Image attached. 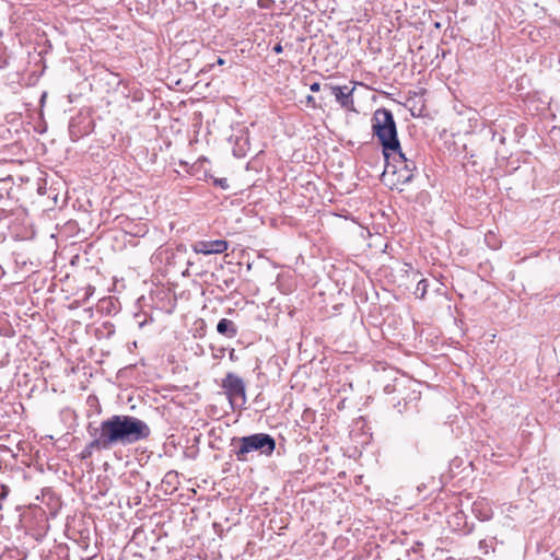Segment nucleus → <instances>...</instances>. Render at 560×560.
<instances>
[{"label":"nucleus","instance_id":"obj_15","mask_svg":"<svg viewBox=\"0 0 560 560\" xmlns=\"http://www.w3.org/2000/svg\"><path fill=\"white\" fill-rule=\"evenodd\" d=\"M214 183H215V185H218L222 189H228L229 188V183H228L226 178H218V179L214 180Z\"/></svg>","mask_w":560,"mask_h":560},{"label":"nucleus","instance_id":"obj_17","mask_svg":"<svg viewBox=\"0 0 560 560\" xmlns=\"http://www.w3.org/2000/svg\"><path fill=\"white\" fill-rule=\"evenodd\" d=\"M320 88H322V86H320V83H318V82H314V83H312V84H311V86H310V89H311V91H312V92H318V91L320 90Z\"/></svg>","mask_w":560,"mask_h":560},{"label":"nucleus","instance_id":"obj_8","mask_svg":"<svg viewBox=\"0 0 560 560\" xmlns=\"http://www.w3.org/2000/svg\"><path fill=\"white\" fill-rule=\"evenodd\" d=\"M395 154L398 156L399 162L402 163V168L400 170V178L402 183H409L415 175V172L417 170L416 162L407 158L406 154L401 151V148L399 147V151H392L390 155Z\"/></svg>","mask_w":560,"mask_h":560},{"label":"nucleus","instance_id":"obj_18","mask_svg":"<svg viewBox=\"0 0 560 560\" xmlns=\"http://www.w3.org/2000/svg\"><path fill=\"white\" fill-rule=\"evenodd\" d=\"M224 63H225V60L221 57H219L215 61V65H218V66H223ZM213 66H214V63L210 65V67H213Z\"/></svg>","mask_w":560,"mask_h":560},{"label":"nucleus","instance_id":"obj_2","mask_svg":"<svg viewBox=\"0 0 560 560\" xmlns=\"http://www.w3.org/2000/svg\"><path fill=\"white\" fill-rule=\"evenodd\" d=\"M372 131L383 148L386 160L392 151H399L400 142L397 136L396 121L393 113L387 108H378L372 117Z\"/></svg>","mask_w":560,"mask_h":560},{"label":"nucleus","instance_id":"obj_5","mask_svg":"<svg viewBox=\"0 0 560 560\" xmlns=\"http://www.w3.org/2000/svg\"><path fill=\"white\" fill-rule=\"evenodd\" d=\"M324 91H327L329 95L334 96L337 103L347 110H354V101L352 97L354 88L348 85H331L324 84Z\"/></svg>","mask_w":560,"mask_h":560},{"label":"nucleus","instance_id":"obj_19","mask_svg":"<svg viewBox=\"0 0 560 560\" xmlns=\"http://www.w3.org/2000/svg\"><path fill=\"white\" fill-rule=\"evenodd\" d=\"M306 101H307V103H314L315 98H314V96L308 95V96L306 97Z\"/></svg>","mask_w":560,"mask_h":560},{"label":"nucleus","instance_id":"obj_11","mask_svg":"<svg viewBox=\"0 0 560 560\" xmlns=\"http://www.w3.org/2000/svg\"><path fill=\"white\" fill-rule=\"evenodd\" d=\"M428 287H429V283H428L427 279L419 280L417 283V287L415 289V292H413L416 298L423 299L427 294Z\"/></svg>","mask_w":560,"mask_h":560},{"label":"nucleus","instance_id":"obj_1","mask_svg":"<svg viewBox=\"0 0 560 560\" xmlns=\"http://www.w3.org/2000/svg\"><path fill=\"white\" fill-rule=\"evenodd\" d=\"M94 429L108 451L115 446L136 444L151 434L147 422L130 415H112L94 425Z\"/></svg>","mask_w":560,"mask_h":560},{"label":"nucleus","instance_id":"obj_4","mask_svg":"<svg viewBox=\"0 0 560 560\" xmlns=\"http://www.w3.org/2000/svg\"><path fill=\"white\" fill-rule=\"evenodd\" d=\"M222 388L224 389L232 407L235 405L243 406L246 404V386L242 377L235 373L229 372L222 380Z\"/></svg>","mask_w":560,"mask_h":560},{"label":"nucleus","instance_id":"obj_10","mask_svg":"<svg viewBox=\"0 0 560 560\" xmlns=\"http://www.w3.org/2000/svg\"><path fill=\"white\" fill-rule=\"evenodd\" d=\"M217 331L226 338H234L237 335V327L233 320L222 318L217 324Z\"/></svg>","mask_w":560,"mask_h":560},{"label":"nucleus","instance_id":"obj_3","mask_svg":"<svg viewBox=\"0 0 560 560\" xmlns=\"http://www.w3.org/2000/svg\"><path fill=\"white\" fill-rule=\"evenodd\" d=\"M231 445L238 462H248L249 455L257 453L270 457L276 450V440L268 433H254L234 438Z\"/></svg>","mask_w":560,"mask_h":560},{"label":"nucleus","instance_id":"obj_14","mask_svg":"<svg viewBox=\"0 0 560 560\" xmlns=\"http://www.w3.org/2000/svg\"><path fill=\"white\" fill-rule=\"evenodd\" d=\"M273 4H275L273 0H258L257 1V5L260 9L272 10Z\"/></svg>","mask_w":560,"mask_h":560},{"label":"nucleus","instance_id":"obj_13","mask_svg":"<svg viewBox=\"0 0 560 560\" xmlns=\"http://www.w3.org/2000/svg\"><path fill=\"white\" fill-rule=\"evenodd\" d=\"M9 492V487L0 483V510L2 509V501H4L8 498Z\"/></svg>","mask_w":560,"mask_h":560},{"label":"nucleus","instance_id":"obj_9","mask_svg":"<svg viewBox=\"0 0 560 560\" xmlns=\"http://www.w3.org/2000/svg\"><path fill=\"white\" fill-rule=\"evenodd\" d=\"M472 512L476 515V517L482 522L489 521L490 518H492L493 515L491 508L483 500L474 502Z\"/></svg>","mask_w":560,"mask_h":560},{"label":"nucleus","instance_id":"obj_12","mask_svg":"<svg viewBox=\"0 0 560 560\" xmlns=\"http://www.w3.org/2000/svg\"><path fill=\"white\" fill-rule=\"evenodd\" d=\"M234 284H235V278L230 277V278L223 279L222 284L219 285V288L221 290L232 289V288H234Z\"/></svg>","mask_w":560,"mask_h":560},{"label":"nucleus","instance_id":"obj_7","mask_svg":"<svg viewBox=\"0 0 560 560\" xmlns=\"http://www.w3.org/2000/svg\"><path fill=\"white\" fill-rule=\"evenodd\" d=\"M86 431L91 438V441L84 446V448L81 452V457L83 459L90 458L94 452H102V451H108L100 435L94 429L93 423H89Z\"/></svg>","mask_w":560,"mask_h":560},{"label":"nucleus","instance_id":"obj_6","mask_svg":"<svg viewBox=\"0 0 560 560\" xmlns=\"http://www.w3.org/2000/svg\"><path fill=\"white\" fill-rule=\"evenodd\" d=\"M229 247V244L224 240H213V241H197L191 245L192 250L196 254L211 255V254H222Z\"/></svg>","mask_w":560,"mask_h":560},{"label":"nucleus","instance_id":"obj_16","mask_svg":"<svg viewBox=\"0 0 560 560\" xmlns=\"http://www.w3.org/2000/svg\"><path fill=\"white\" fill-rule=\"evenodd\" d=\"M272 51L276 54H281L283 51V47L280 43L276 44L272 48Z\"/></svg>","mask_w":560,"mask_h":560}]
</instances>
